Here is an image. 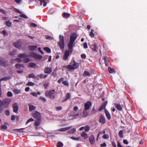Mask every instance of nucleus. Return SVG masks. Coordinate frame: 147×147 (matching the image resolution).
<instances>
[{
  "mask_svg": "<svg viewBox=\"0 0 147 147\" xmlns=\"http://www.w3.org/2000/svg\"><path fill=\"white\" fill-rule=\"evenodd\" d=\"M60 41L58 43L61 49L63 51L64 50V38L63 36L60 35L59 36Z\"/></svg>",
  "mask_w": 147,
  "mask_h": 147,
  "instance_id": "nucleus-1",
  "label": "nucleus"
},
{
  "mask_svg": "<svg viewBox=\"0 0 147 147\" xmlns=\"http://www.w3.org/2000/svg\"><path fill=\"white\" fill-rule=\"evenodd\" d=\"M79 65V63L74 61L72 65H69L67 66L66 68L69 69L75 70L77 69Z\"/></svg>",
  "mask_w": 147,
  "mask_h": 147,
  "instance_id": "nucleus-2",
  "label": "nucleus"
},
{
  "mask_svg": "<svg viewBox=\"0 0 147 147\" xmlns=\"http://www.w3.org/2000/svg\"><path fill=\"white\" fill-rule=\"evenodd\" d=\"M18 56L20 58H22V61L25 63H27L30 61L29 58H26L28 56L25 54H20Z\"/></svg>",
  "mask_w": 147,
  "mask_h": 147,
  "instance_id": "nucleus-3",
  "label": "nucleus"
},
{
  "mask_svg": "<svg viewBox=\"0 0 147 147\" xmlns=\"http://www.w3.org/2000/svg\"><path fill=\"white\" fill-rule=\"evenodd\" d=\"M33 116L37 119H40L41 117L40 113L37 111H35L32 114Z\"/></svg>",
  "mask_w": 147,
  "mask_h": 147,
  "instance_id": "nucleus-4",
  "label": "nucleus"
},
{
  "mask_svg": "<svg viewBox=\"0 0 147 147\" xmlns=\"http://www.w3.org/2000/svg\"><path fill=\"white\" fill-rule=\"evenodd\" d=\"M11 102L10 99L7 98L4 99L1 102V106H5L8 105Z\"/></svg>",
  "mask_w": 147,
  "mask_h": 147,
  "instance_id": "nucleus-5",
  "label": "nucleus"
},
{
  "mask_svg": "<svg viewBox=\"0 0 147 147\" xmlns=\"http://www.w3.org/2000/svg\"><path fill=\"white\" fill-rule=\"evenodd\" d=\"M92 105L91 102L90 101H87L86 103L84 105V109L86 110H88L91 107Z\"/></svg>",
  "mask_w": 147,
  "mask_h": 147,
  "instance_id": "nucleus-6",
  "label": "nucleus"
},
{
  "mask_svg": "<svg viewBox=\"0 0 147 147\" xmlns=\"http://www.w3.org/2000/svg\"><path fill=\"white\" fill-rule=\"evenodd\" d=\"M74 42L71 41H69V42L68 45V47H69V50L70 53H71L72 51V48L74 46Z\"/></svg>",
  "mask_w": 147,
  "mask_h": 147,
  "instance_id": "nucleus-7",
  "label": "nucleus"
},
{
  "mask_svg": "<svg viewBox=\"0 0 147 147\" xmlns=\"http://www.w3.org/2000/svg\"><path fill=\"white\" fill-rule=\"evenodd\" d=\"M69 50H66L65 52L64 55L63 57V59L64 60H66L67 59L68 57L70 55Z\"/></svg>",
  "mask_w": 147,
  "mask_h": 147,
  "instance_id": "nucleus-8",
  "label": "nucleus"
},
{
  "mask_svg": "<svg viewBox=\"0 0 147 147\" xmlns=\"http://www.w3.org/2000/svg\"><path fill=\"white\" fill-rule=\"evenodd\" d=\"M77 38V35L76 34L73 33L70 36V41L74 42Z\"/></svg>",
  "mask_w": 147,
  "mask_h": 147,
  "instance_id": "nucleus-9",
  "label": "nucleus"
},
{
  "mask_svg": "<svg viewBox=\"0 0 147 147\" xmlns=\"http://www.w3.org/2000/svg\"><path fill=\"white\" fill-rule=\"evenodd\" d=\"M87 110L84 109L82 113L80 114V115L82 116V117H86L88 116V112Z\"/></svg>",
  "mask_w": 147,
  "mask_h": 147,
  "instance_id": "nucleus-10",
  "label": "nucleus"
},
{
  "mask_svg": "<svg viewBox=\"0 0 147 147\" xmlns=\"http://www.w3.org/2000/svg\"><path fill=\"white\" fill-rule=\"evenodd\" d=\"M44 71L45 74H50L52 72V70L51 68L46 67L44 69Z\"/></svg>",
  "mask_w": 147,
  "mask_h": 147,
  "instance_id": "nucleus-11",
  "label": "nucleus"
},
{
  "mask_svg": "<svg viewBox=\"0 0 147 147\" xmlns=\"http://www.w3.org/2000/svg\"><path fill=\"white\" fill-rule=\"evenodd\" d=\"M13 45L16 47L17 48H20L21 47V44L19 40L15 41L13 43Z\"/></svg>",
  "mask_w": 147,
  "mask_h": 147,
  "instance_id": "nucleus-12",
  "label": "nucleus"
},
{
  "mask_svg": "<svg viewBox=\"0 0 147 147\" xmlns=\"http://www.w3.org/2000/svg\"><path fill=\"white\" fill-rule=\"evenodd\" d=\"M99 122L102 124H104L105 122V119L103 115H101L100 116Z\"/></svg>",
  "mask_w": 147,
  "mask_h": 147,
  "instance_id": "nucleus-13",
  "label": "nucleus"
},
{
  "mask_svg": "<svg viewBox=\"0 0 147 147\" xmlns=\"http://www.w3.org/2000/svg\"><path fill=\"white\" fill-rule=\"evenodd\" d=\"M40 1L41 5H42L43 4V6H45L46 5L49 0H35L36 1Z\"/></svg>",
  "mask_w": 147,
  "mask_h": 147,
  "instance_id": "nucleus-14",
  "label": "nucleus"
},
{
  "mask_svg": "<svg viewBox=\"0 0 147 147\" xmlns=\"http://www.w3.org/2000/svg\"><path fill=\"white\" fill-rule=\"evenodd\" d=\"M72 127V126H71L61 128V129H58L57 130L59 131H64L69 129Z\"/></svg>",
  "mask_w": 147,
  "mask_h": 147,
  "instance_id": "nucleus-15",
  "label": "nucleus"
},
{
  "mask_svg": "<svg viewBox=\"0 0 147 147\" xmlns=\"http://www.w3.org/2000/svg\"><path fill=\"white\" fill-rule=\"evenodd\" d=\"M107 104V101H106L105 102H104L100 106V108L99 109V111H101L102 110H103L105 107L106 105Z\"/></svg>",
  "mask_w": 147,
  "mask_h": 147,
  "instance_id": "nucleus-16",
  "label": "nucleus"
},
{
  "mask_svg": "<svg viewBox=\"0 0 147 147\" xmlns=\"http://www.w3.org/2000/svg\"><path fill=\"white\" fill-rule=\"evenodd\" d=\"M90 143L91 144H93L95 142L94 137L93 135H91L89 138Z\"/></svg>",
  "mask_w": 147,
  "mask_h": 147,
  "instance_id": "nucleus-17",
  "label": "nucleus"
},
{
  "mask_svg": "<svg viewBox=\"0 0 147 147\" xmlns=\"http://www.w3.org/2000/svg\"><path fill=\"white\" fill-rule=\"evenodd\" d=\"M13 111L15 113H17L18 110V107L16 103H15L13 105Z\"/></svg>",
  "mask_w": 147,
  "mask_h": 147,
  "instance_id": "nucleus-18",
  "label": "nucleus"
},
{
  "mask_svg": "<svg viewBox=\"0 0 147 147\" xmlns=\"http://www.w3.org/2000/svg\"><path fill=\"white\" fill-rule=\"evenodd\" d=\"M33 54L34 55L33 56L36 59H40L42 58V57L41 56L36 54L35 53H33Z\"/></svg>",
  "mask_w": 147,
  "mask_h": 147,
  "instance_id": "nucleus-19",
  "label": "nucleus"
},
{
  "mask_svg": "<svg viewBox=\"0 0 147 147\" xmlns=\"http://www.w3.org/2000/svg\"><path fill=\"white\" fill-rule=\"evenodd\" d=\"M105 114L107 117L108 119H110L111 118V116H110V114L109 113V112H108V111L106 109H105Z\"/></svg>",
  "mask_w": 147,
  "mask_h": 147,
  "instance_id": "nucleus-20",
  "label": "nucleus"
},
{
  "mask_svg": "<svg viewBox=\"0 0 147 147\" xmlns=\"http://www.w3.org/2000/svg\"><path fill=\"white\" fill-rule=\"evenodd\" d=\"M11 77L9 76L4 77L3 78L0 79V82L2 81H6L11 78Z\"/></svg>",
  "mask_w": 147,
  "mask_h": 147,
  "instance_id": "nucleus-21",
  "label": "nucleus"
},
{
  "mask_svg": "<svg viewBox=\"0 0 147 147\" xmlns=\"http://www.w3.org/2000/svg\"><path fill=\"white\" fill-rule=\"evenodd\" d=\"M81 136L82 137L84 138V139H86L88 138V136L87 134L86 133L84 132L83 131L81 134Z\"/></svg>",
  "mask_w": 147,
  "mask_h": 147,
  "instance_id": "nucleus-22",
  "label": "nucleus"
},
{
  "mask_svg": "<svg viewBox=\"0 0 147 147\" xmlns=\"http://www.w3.org/2000/svg\"><path fill=\"white\" fill-rule=\"evenodd\" d=\"M104 59H105V65L106 66H108L109 65V64H108L109 60H108V58L107 57H104Z\"/></svg>",
  "mask_w": 147,
  "mask_h": 147,
  "instance_id": "nucleus-23",
  "label": "nucleus"
},
{
  "mask_svg": "<svg viewBox=\"0 0 147 147\" xmlns=\"http://www.w3.org/2000/svg\"><path fill=\"white\" fill-rule=\"evenodd\" d=\"M35 109V107L33 105H29V110L30 111H31L32 110H34Z\"/></svg>",
  "mask_w": 147,
  "mask_h": 147,
  "instance_id": "nucleus-24",
  "label": "nucleus"
},
{
  "mask_svg": "<svg viewBox=\"0 0 147 147\" xmlns=\"http://www.w3.org/2000/svg\"><path fill=\"white\" fill-rule=\"evenodd\" d=\"M37 47L36 46H30L29 49L31 51H35L36 50Z\"/></svg>",
  "mask_w": 147,
  "mask_h": 147,
  "instance_id": "nucleus-25",
  "label": "nucleus"
},
{
  "mask_svg": "<svg viewBox=\"0 0 147 147\" xmlns=\"http://www.w3.org/2000/svg\"><path fill=\"white\" fill-rule=\"evenodd\" d=\"M71 97V94L69 93H67L66 95V98L65 100L63 101H66L68 99L70 98Z\"/></svg>",
  "mask_w": 147,
  "mask_h": 147,
  "instance_id": "nucleus-26",
  "label": "nucleus"
},
{
  "mask_svg": "<svg viewBox=\"0 0 147 147\" xmlns=\"http://www.w3.org/2000/svg\"><path fill=\"white\" fill-rule=\"evenodd\" d=\"M13 92L15 94H17L20 92V91L19 90L14 89L13 90Z\"/></svg>",
  "mask_w": 147,
  "mask_h": 147,
  "instance_id": "nucleus-27",
  "label": "nucleus"
},
{
  "mask_svg": "<svg viewBox=\"0 0 147 147\" xmlns=\"http://www.w3.org/2000/svg\"><path fill=\"white\" fill-rule=\"evenodd\" d=\"M108 70L109 72L110 73H114L115 72V71L114 69H112L111 67H108Z\"/></svg>",
  "mask_w": 147,
  "mask_h": 147,
  "instance_id": "nucleus-28",
  "label": "nucleus"
},
{
  "mask_svg": "<svg viewBox=\"0 0 147 147\" xmlns=\"http://www.w3.org/2000/svg\"><path fill=\"white\" fill-rule=\"evenodd\" d=\"M55 92V90H50L49 91V98H51L53 94H54V92Z\"/></svg>",
  "mask_w": 147,
  "mask_h": 147,
  "instance_id": "nucleus-29",
  "label": "nucleus"
},
{
  "mask_svg": "<svg viewBox=\"0 0 147 147\" xmlns=\"http://www.w3.org/2000/svg\"><path fill=\"white\" fill-rule=\"evenodd\" d=\"M76 131V129L75 128L72 129L67 131L68 133H74Z\"/></svg>",
  "mask_w": 147,
  "mask_h": 147,
  "instance_id": "nucleus-30",
  "label": "nucleus"
},
{
  "mask_svg": "<svg viewBox=\"0 0 147 147\" xmlns=\"http://www.w3.org/2000/svg\"><path fill=\"white\" fill-rule=\"evenodd\" d=\"M40 123V119H37L35 122V125L36 126L39 125Z\"/></svg>",
  "mask_w": 147,
  "mask_h": 147,
  "instance_id": "nucleus-31",
  "label": "nucleus"
},
{
  "mask_svg": "<svg viewBox=\"0 0 147 147\" xmlns=\"http://www.w3.org/2000/svg\"><path fill=\"white\" fill-rule=\"evenodd\" d=\"M96 43L95 42H94V45H93V47L94 48L92 49V50L93 51H96L97 52V50L98 49V48L96 46Z\"/></svg>",
  "mask_w": 147,
  "mask_h": 147,
  "instance_id": "nucleus-32",
  "label": "nucleus"
},
{
  "mask_svg": "<svg viewBox=\"0 0 147 147\" xmlns=\"http://www.w3.org/2000/svg\"><path fill=\"white\" fill-rule=\"evenodd\" d=\"M0 64L1 65L3 66H6L7 65L6 62L3 61H0Z\"/></svg>",
  "mask_w": 147,
  "mask_h": 147,
  "instance_id": "nucleus-33",
  "label": "nucleus"
},
{
  "mask_svg": "<svg viewBox=\"0 0 147 147\" xmlns=\"http://www.w3.org/2000/svg\"><path fill=\"white\" fill-rule=\"evenodd\" d=\"M37 80H39L40 78H43V75L42 74H40L37 75L36 77Z\"/></svg>",
  "mask_w": 147,
  "mask_h": 147,
  "instance_id": "nucleus-34",
  "label": "nucleus"
},
{
  "mask_svg": "<svg viewBox=\"0 0 147 147\" xmlns=\"http://www.w3.org/2000/svg\"><path fill=\"white\" fill-rule=\"evenodd\" d=\"M63 16L65 18H68L70 16V14L68 13H64L63 14Z\"/></svg>",
  "mask_w": 147,
  "mask_h": 147,
  "instance_id": "nucleus-35",
  "label": "nucleus"
},
{
  "mask_svg": "<svg viewBox=\"0 0 147 147\" xmlns=\"http://www.w3.org/2000/svg\"><path fill=\"white\" fill-rule=\"evenodd\" d=\"M23 66L22 65L19 64H17L16 65V67L17 68L19 69L21 67H23Z\"/></svg>",
  "mask_w": 147,
  "mask_h": 147,
  "instance_id": "nucleus-36",
  "label": "nucleus"
},
{
  "mask_svg": "<svg viewBox=\"0 0 147 147\" xmlns=\"http://www.w3.org/2000/svg\"><path fill=\"white\" fill-rule=\"evenodd\" d=\"M90 74L89 72L86 71H85L83 73V75L84 76H90Z\"/></svg>",
  "mask_w": 147,
  "mask_h": 147,
  "instance_id": "nucleus-37",
  "label": "nucleus"
},
{
  "mask_svg": "<svg viewBox=\"0 0 147 147\" xmlns=\"http://www.w3.org/2000/svg\"><path fill=\"white\" fill-rule=\"evenodd\" d=\"M19 58H16L15 59V61H16V62H18L19 63H20L22 61V58H21L19 57Z\"/></svg>",
  "mask_w": 147,
  "mask_h": 147,
  "instance_id": "nucleus-38",
  "label": "nucleus"
},
{
  "mask_svg": "<svg viewBox=\"0 0 147 147\" xmlns=\"http://www.w3.org/2000/svg\"><path fill=\"white\" fill-rule=\"evenodd\" d=\"M44 49L48 53H50L51 51L50 49L47 47H45L44 48Z\"/></svg>",
  "mask_w": 147,
  "mask_h": 147,
  "instance_id": "nucleus-39",
  "label": "nucleus"
},
{
  "mask_svg": "<svg viewBox=\"0 0 147 147\" xmlns=\"http://www.w3.org/2000/svg\"><path fill=\"white\" fill-rule=\"evenodd\" d=\"M20 13L21 14L20 15V17L24 18L25 19L28 18V17L26 15L22 13Z\"/></svg>",
  "mask_w": 147,
  "mask_h": 147,
  "instance_id": "nucleus-40",
  "label": "nucleus"
},
{
  "mask_svg": "<svg viewBox=\"0 0 147 147\" xmlns=\"http://www.w3.org/2000/svg\"><path fill=\"white\" fill-rule=\"evenodd\" d=\"M84 130L86 132L88 131L90 129V127L88 126H86L84 127Z\"/></svg>",
  "mask_w": 147,
  "mask_h": 147,
  "instance_id": "nucleus-41",
  "label": "nucleus"
},
{
  "mask_svg": "<svg viewBox=\"0 0 147 147\" xmlns=\"http://www.w3.org/2000/svg\"><path fill=\"white\" fill-rule=\"evenodd\" d=\"M63 146V144L61 142H59L58 143L57 146V147H62Z\"/></svg>",
  "mask_w": 147,
  "mask_h": 147,
  "instance_id": "nucleus-42",
  "label": "nucleus"
},
{
  "mask_svg": "<svg viewBox=\"0 0 147 147\" xmlns=\"http://www.w3.org/2000/svg\"><path fill=\"white\" fill-rule=\"evenodd\" d=\"M24 129V128H22L20 129H14V131L17 130L18 131L20 132H23L22 130Z\"/></svg>",
  "mask_w": 147,
  "mask_h": 147,
  "instance_id": "nucleus-43",
  "label": "nucleus"
},
{
  "mask_svg": "<svg viewBox=\"0 0 147 147\" xmlns=\"http://www.w3.org/2000/svg\"><path fill=\"white\" fill-rule=\"evenodd\" d=\"M62 83L64 85L67 86H68L69 85V83H68L66 81H63Z\"/></svg>",
  "mask_w": 147,
  "mask_h": 147,
  "instance_id": "nucleus-44",
  "label": "nucleus"
},
{
  "mask_svg": "<svg viewBox=\"0 0 147 147\" xmlns=\"http://www.w3.org/2000/svg\"><path fill=\"white\" fill-rule=\"evenodd\" d=\"M1 128L2 129H7V127L6 125H1Z\"/></svg>",
  "mask_w": 147,
  "mask_h": 147,
  "instance_id": "nucleus-45",
  "label": "nucleus"
},
{
  "mask_svg": "<svg viewBox=\"0 0 147 147\" xmlns=\"http://www.w3.org/2000/svg\"><path fill=\"white\" fill-rule=\"evenodd\" d=\"M29 65L31 67H35L36 65L33 63H29Z\"/></svg>",
  "mask_w": 147,
  "mask_h": 147,
  "instance_id": "nucleus-46",
  "label": "nucleus"
},
{
  "mask_svg": "<svg viewBox=\"0 0 147 147\" xmlns=\"http://www.w3.org/2000/svg\"><path fill=\"white\" fill-rule=\"evenodd\" d=\"M16 52V51L15 50H13L12 52L10 53V54L11 55L13 56L15 55V53Z\"/></svg>",
  "mask_w": 147,
  "mask_h": 147,
  "instance_id": "nucleus-47",
  "label": "nucleus"
},
{
  "mask_svg": "<svg viewBox=\"0 0 147 147\" xmlns=\"http://www.w3.org/2000/svg\"><path fill=\"white\" fill-rule=\"evenodd\" d=\"M102 138L105 139H107L109 138V136L107 134H105L103 136Z\"/></svg>",
  "mask_w": 147,
  "mask_h": 147,
  "instance_id": "nucleus-48",
  "label": "nucleus"
},
{
  "mask_svg": "<svg viewBox=\"0 0 147 147\" xmlns=\"http://www.w3.org/2000/svg\"><path fill=\"white\" fill-rule=\"evenodd\" d=\"M22 0H14L15 2L17 4H20Z\"/></svg>",
  "mask_w": 147,
  "mask_h": 147,
  "instance_id": "nucleus-49",
  "label": "nucleus"
},
{
  "mask_svg": "<svg viewBox=\"0 0 147 147\" xmlns=\"http://www.w3.org/2000/svg\"><path fill=\"white\" fill-rule=\"evenodd\" d=\"M34 85V83L31 82H29L28 84H27V85L28 86H33Z\"/></svg>",
  "mask_w": 147,
  "mask_h": 147,
  "instance_id": "nucleus-50",
  "label": "nucleus"
},
{
  "mask_svg": "<svg viewBox=\"0 0 147 147\" xmlns=\"http://www.w3.org/2000/svg\"><path fill=\"white\" fill-rule=\"evenodd\" d=\"M11 24V22L9 21H7L6 22V25L7 26H10Z\"/></svg>",
  "mask_w": 147,
  "mask_h": 147,
  "instance_id": "nucleus-51",
  "label": "nucleus"
},
{
  "mask_svg": "<svg viewBox=\"0 0 147 147\" xmlns=\"http://www.w3.org/2000/svg\"><path fill=\"white\" fill-rule=\"evenodd\" d=\"M46 38L47 39L49 40H52L53 39L52 37L49 35H46Z\"/></svg>",
  "mask_w": 147,
  "mask_h": 147,
  "instance_id": "nucleus-52",
  "label": "nucleus"
},
{
  "mask_svg": "<svg viewBox=\"0 0 147 147\" xmlns=\"http://www.w3.org/2000/svg\"><path fill=\"white\" fill-rule=\"evenodd\" d=\"M7 95L9 97H11L12 96V93L10 92H8L7 93Z\"/></svg>",
  "mask_w": 147,
  "mask_h": 147,
  "instance_id": "nucleus-53",
  "label": "nucleus"
},
{
  "mask_svg": "<svg viewBox=\"0 0 147 147\" xmlns=\"http://www.w3.org/2000/svg\"><path fill=\"white\" fill-rule=\"evenodd\" d=\"M30 26L33 27H36L37 26V25L36 24L34 23H31L30 24Z\"/></svg>",
  "mask_w": 147,
  "mask_h": 147,
  "instance_id": "nucleus-54",
  "label": "nucleus"
},
{
  "mask_svg": "<svg viewBox=\"0 0 147 147\" xmlns=\"http://www.w3.org/2000/svg\"><path fill=\"white\" fill-rule=\"evenodd\" d=\"M29 78H34L35 77V76L33 74H31L29 75Z\"/></svg>",
  "mask_w": 147,
  "mask_h": 147,
  "instance_id": "nucleus-55",
  "label": "nucleus"
},
{
  "mask_svg": "<svg viewBox=\"0 0 147 147\" xmlns=\"http://www.w3.org/2000/svg\"><path fill=\"white\" fill-rule=\"evenodd\" d=\"M33 121V119L32 118H30L27 121H26V124H27L28 123H29L30 122Z\"/></svg>",
  "mask_w": 147,
  "mask_h": 147,
  "instance_id": "nucleus-56",
  "label": "nucleus"
},
{
  "mask_svg": "<svg viewBox=\"0 0 147 147\" xmlns=\"http://www.w3.org/2000/svg\"><path fill=\"white\" fill-rule=\"evenodd\" d=\"M125 107L124 103L123 104V105H120V111H121L122 110V109L124 108Z\"/></svg>",
  "mask_w": 147,
  "mask_h": 147,
  "instance_id": "nucleus-57",
  "label": "nucleus"
},
{
  "mask_svg": "<svg viewBox=\"0 0 147 147\" xmlns=\"http://www.w3.org/2000/svg\"><path fill=\"white\" fill-rule=\"evenodd\" d=\"M115 105L116 108H117L118 110H119V105L116 103H115Z\"/></svg>",
  "mask_w": 147,
  "mask_h": 147,
  "instance_id": "nucleus-58",
  "label": "nucleus"
},
{
  "mask_svg": "<svg viewBox=\"0 0 147 147\" xmlns=\"http://www.w3.org/2000/svg\"><path fill=\"white\" fill-rule=\"evenodd\" d=\"M64 80V78H60L59 80H58L57 82L58 83H61V82L63 81Z\"/></svg>",
  "mask_w": 147,
  "mask_h": 147,
  "instance_id": "nucleus-59",
  "label": "nucleus"
},
{
  "mask_svg": "<svg viewBox=\"0 0 147 147\" xmlns=\"http://www.w3.org/2000/svg\"><path fill=\"white\" fill-rule=\"evenodd\" d=\"M30 94L34 96H37V95L36 93L35 92H32Z\"/></svg>",
  "mask_w": 147,
  "mask_h": 147,
  "instance_id": "nucleus-60",
  "label": "nucleus"
},
{
  "mask_svg": "<svg viewBox=\"0 0 147 147\" xmlns=\"http://www.w3.org/2000/svg\"><path fill=\"white\" fill-rule=\"evenodd\" d=\"M56 109L57 111H59L61 110L62 109V107H56Z\"/></svg>",
  "mask_w": 147,
  "mask_h": 147,
  "instance_id": "nucleus-61",
  "label": "nucleus"
},
{
  "mask_svg": "<svg viewBox=\"0 0 147 147\" xmlns=\"http://www.w3.org/2000/svg\"><path fill=\"white\" fill-rule=\"evenodd\" d=\"M83 47L84 48L86 49L88 48V46L87 45V43L86 42H85L83 45Z\"/></svg>",
  "mask_w": 147,
  "mask_h": 147,
  "instance_id": "nucleus-62",
  "label": "nucleus"
},
{
  "mask_svg": "<svg viewBox=\"0 0 147 147\" xmlns=\"http://www.w3.org/2000/svg\"><path fill=\"white\" fill-rule=\"evenodd\" d=\"M123 143L126 144H128V141L126 140H123Z\"/></svg>",
  "mask_w": 147,
  "mask_h": 147,
  "instance_id": "nucleus-63",
  "label": "nucleus"
},
{
  "mask_svg": "<svg viewBox=\"0 0 147 147\" xmlns=\"http://www.w3.org/2000/svg\"><path fill=\"white\" fill-rule=\"evenodd\" d=\"M5 114L7 116H9V112L8 110H6L5 111Z\"/></svg>",
  "mask_w": 147,
  "mask_h": 147,
  "instance_id": "nucleus-64",
  "label": "nucleus"
}]
</instances>
